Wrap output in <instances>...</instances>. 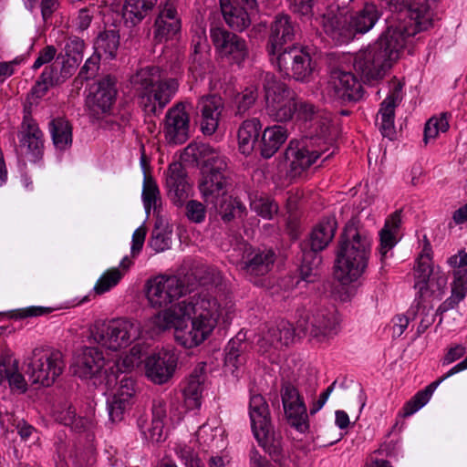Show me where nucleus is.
I'll list each match as a JSON object with an SVG mask.
<instances>
[{"label":"nucleus","instance_id":"nucleus-32","mask_svg":"<svg viewBox=\"0 0 467 467\" xmlns=\"http://www.w3.org/2000/svg\"><path fill=\"white\" fill-rule=\"evenodd\" d=\"M221 10L226 24L234 31L243 32L251 25L245 7L234 5L230 0H220Z\"/></svg>","mask_w":467,"mask_h":467},{"label":"nucleus","instance_id":"nucleus-42","mask_svg":"<svg viewBox=\"0 0 467 467\" xmlns=\"http://www.w3.org/2000/svg\"><path fill=\"white\" fill-rule=\"evenodd\" d=\"M163 80L161 78L160 69L156 67H147L141 68L131 77V83L137 88L139 93H143L147 89L150 88L157 83H161Z\"/></svg>","mask_w":467,"mask_h":467},{"label":"nucleus","instance_id":"nucleus-61","mask_svg":"<svg viewBox=\"0 0 467 467\" xmlns=\"http://www.w3.org/2000/svg\"><path fill=\"white\" fill-rule=\"evenodd\" d=\"M164 422L161 420H151L150 426L143 431L145 438L151 442H160L163 439Z\"/></svg>","mask_w":467,"mask_h":467},{"label":"nucleus","instance_id":"nucleus-11","mask_svg":"<svg viewBox=\"0 0 467 467\" xmlns=\"http://www.w3.org/2000/svg\"><path fill=\"white\" fill-rule=\"evenodd\" d=\"M105 364L103 354L98 348L83 347L75 354L71 369L75 376L92 380L95 387L105 384L107 389L114 376L108 375Z\"/></svg>","mask_w":467,"mask_h":467},{"label":"nucleus","instance_id":"nucleus-64","mask_svg":"<svg viewBox=\"0 0 467 467\" xmlns=\"http://www.w3.org/2000/svg\"><path fill=\"white\" fill-rule=\"evenodd\" d=\"M452 289L456 292H462L466 295L467 292V269H458L454 271V281Z\"/></svg>","mask_w":467,"mask_h":467},{"label":"nucleus","instance_id":"nucleus-44","mask_svg":"<svg viewBox=\"0 0 467 467\" xmlns=\"http://www.w3.org/2000/svg\"><path fill=\"white\" fill-rule=\"evenodd\" d=\"M182 317V315L179 310L178 304L177 306H174L170 309L154 316L152 317V324L158 332L166 331L171 328L175 330V327L181 322Z\"/></svg>","mask_w":467,"mask_h":467},{"label":"nucleus","instance_id":"nucleus-33","mask_svg":"<svg viewBox=\"0 0 467 467\" xmlns=\"http://www.w3.org/2000/svg\"><path fill=\"white\" fill-rule=\"evenodd\" d=\"M287 130L282 126L267 127L262 135L260 149L265 159L271 158L287 140Z\"/></svg>","mask_w":467,"mask_h":467},{"label":"nucleus","instance_id":"nucleus-20","mask_svg":"<svg viewBox=\"0 0 467 467\" xmlns=\"http://www.w3.org/2000/svg\"><path fill=\"white\" fill-rule=\"evenodd\" d=\"M337 326L333 311L327 308H317L309 313L300 315L296 321V329L304 335L313 337H325L330 334Z\"/></svg>","mask_w":467,"mask_h":467},{"label":"nucleus","instance_id":"nucleus-40","mask_svg":"<svg viewBox=\"0 0 467 467\" xmlns=\"http://www.w3.org/2000/svg\"><path fill=\"white\" fill-rule=\"evenodd\" d=\"M301 252L302 259L299 266L300 280L306 283H315L319 276V266L322 263V256L306 251Z\"/></svg>","mask_w":467,"mask_h":467},{"label":"nucleus","instance_id":"nucleus-16","mask_svg":"<svg viewBox=\"0 0 467 467\" xmlns=\"http://www.w3.org/2000/svg\"><path fill=\"white\" fill-rule=\"evenodd\" d=\"M179 310L182 316L191 317L203 324L211 325L214 328L220 316V306L213 296L206 292L195 294L186 303H179Z\"/></svg>","mask_w":467,"mask_h":467},{"label":"nucleus","instance_id":"nucleus-4","mask_svg":"<svg viewBox=\"0 0 467 467\" xmlns=\"http://www.w3.org/2000/svg\"><path fill=\"white\" fill-rule=\"evenodd\" d=\"M316 134L306 138L301 147L296 141L291 140L285 151V158L290 161V174L293 177L300 175L309 168L321 156L323 161L334 154L330 150L329 142L333 140L332 131L334 127L330 116H317L315 121Z\"/></svg>","mask_w":467,"mask_h":467},{"label":"nucleus","instance_id":"nucleus-19","mask_svg":"<svg viewBox=\"0 0 467 467\" xmlns=\"http://www.w3.org/2000/svg\"><path fill=\"white\" fill-rule=\"evenodd\" d=\"M178 88L174 78L157 83L140 95V105L146 114L158 116L171 101Z\"/></svg>","mask_w":467,"mask_h":467},{"label":"nucleus","instance_id":"nucleus-10","mask_svg":"<svg viewBox=\"0 0 467 467\" xmlns=\"http://www.w3.org/2000/svg\"><path fill=\"white\" fill-rule=\"evenodd\" d=\"M140 334V324L125 318L97 324L91 329V337L94 341L113 351L126 348L137 339Z\"/></svg>","mask_w":467,"mask_h":467},{"label":"nucleus","instance_id":"nucleus-24","mask_svg":"<svg viewBox=\"0 0 467 467\" xmlns=\"http://www.w3.org/2000/svg\"><path fill=\"white\" fill-rule=\"evenodd\" d=\"M177 366V357L167 350L160 351L147 358L145 368L147 377L156 384L167 382Z\"/></svg>","mask_w":467,"mask_h":467},{"label":"nucleus","instance_id":"nucleus-63","mask_svg":"<svg viewBox=\"0 0 467 467\" xmlns=\"http://www.w3.org/2000/svg\"><path fill=\"white\" fill-rule=\"evenodd\" d=\"M427 401L420 396L418 392L411 400L405 403L403 407V417H409L421 409Z\"/></svg>","mask_w":467,"mask_h":467},{"label":"nucleus","instance_id":"nucleus-39","mask_svg":"<svg viewBox=\"0 0 467 467\" xmlns=\"http://www.w3.org/2000/svg\"><path fill=\"white\" fill-rule=\"evenodd\" d=\"M119 46V33L116 30H105L99 34L94 42V54H98L100 57L105 55L109 58H114Z\"/></svg>","mask_w":467,"mask_h":467},{"label":"nucleus","instance_id":"nucleus-59","mask_svg":"<svg viewBox=\"0 0 467 467\" xmlns=\"http://www.w3.org/2000/svg\"><path fill=\"white\" fill-rule=\"evenodd\" d=\"M84 47L85 43L79 37L69 38L65 46L66 57L76 59L79 63L82 60Z\"/></svg>","mask_w":467,"mask_h":467},{"label":"nucleus","instance_id":"nucleus-35","mask_svg":"<svg viewBox=\"0 0 467 467\" xmlns=\"http://www.w3.org/2000/svg\"><path fill=\"white\" fill-rule=\"evenodd\" d=\"M249 348V344L238 334L235 338L229 341L225 348L224 366L234 373L239 367L246 361L245 352Z\"/></svg>","mask_w":467,"mask_h":467},{"label":"nucleus","instance_id":"nucleus-34","mask_svg":"<svg viewBox=\"0 0 467 467\" xmlns=\"http://www.w3.org/2000/svg\"><path fill=\"white\" fill-rule=\"evenodd\" d=\"M262 124L256 118L244 120L237 133L239 150L243 154L248 155L254 150L259 137Z\"/></svg>","mask_w":467,"mask_h":467},{"label":"nucleus","instance_id":"nucleus-60","mask_svg":"<svg viewBox=\"0 0 467 467\" xmlns=\"http://www.w3.org/2000/svg\"><path fill=\"white\" fill-rule=\"evenodd\" d=\"M78 64L79 63L77 62L76 59H72L71 57H64L61 63L59 76L55 78V82H57L58 85L65 82L74 74Z\"/></svg>","mask_w":467,"mask_h":467},{"label":"nucleus","instance_id":"nucleus-21","mask_svg":"<svg viewBox=\"0 0 467 467\" xmlns=\"http://www.w3.org/2000/svg\"><path fill=\"white\" fill-rule=\"evenodd\" d=\"M297 33L298 26L288 15H276L270 25L266 46L269 57L275 56L277 52L285 48V45L292 43Z\"/></svg>","mask_w":467,"mask_h":467},{"label":"nucleus","instance_id":"nucleus-38","mask_svg":"<svg viewBox=\"0 0 467 467\" xmlns=\"http://www.w3.org/2000/svg\"><path fill=\"white\" fill-rule=\"evenodd\" d=\"M400 212L396 211L391 214L390 218L386 221L384 227L381 229L379 233V253L382 258L385 257L386 254L397 244L396 234L400 229Z\"/></svg>","mask_w":467,"mask_h":467},{"label":"nucleus","instance_id":"nucleus-41","mask_svg":"<svg viewBox=\"0 0 467 467\" xmlns=\"http://www.w3.org/2000/svg\"><path fill=\"white\" fill-rule=\"evenodd\" d=\"M53 142L57 149L64 150L72 142V128L64 119H54L50 122Z\"/></svg>","mask_w":467,"mask_h":467},{"label":"nucleus","instance_id":"nucleus-31","mask_svg":"<svg viewBox=\"0 0 467 467\" xmlns=\"http://www.w3.org/2000/svg\"><path fill=\"white\" fill-rule=\"evenodd\" d=\"M159 0H125L123 5V18L126 23L135 26L153 12L159 9Z\"/></svg>","mask_w":467,"mask_h":467},{"label":"nucleus","instance_id":"nucleus-17","mask_svg":"<svg viewBox=\"0 0 467 467\" xmlns=\"http://www.w3.org/2000/svg\"><path fill=\"white\" fill-rule=\"evenodd\" d=\"M281 398L288 423L299 431L308 428L306 407L297 390L289 381L281 386Z\"/></svg>","mask_w":467,"mask_h":467},{"label":"nucleus","instance_id":"nucleus-62","mask_svg":"<svg viewBox=\"0 0 467 467\" xmlns=\"http://www.w3.org/2000/svg\"><path fill=\"white\" fill-rule=\"evenodd\" d=\"M150 247L156 252H162L169 248V238L158 230H154L150 241Z\"/></svg>","mask_w":467,"mask_h":467},{"label":"nucleus","instance_id":"nucleus-9","mask_svg":"<svg viewBox=\"0 0 467 467\" xmlns=\"http://www.w3.org/2000/svg\"><path fill=\"white\" fill-rule=\"evenodd\" d=\"M27 367L26 374L32 384L49 387L63 373L66 362L57 349L36 348Z\"/></svg>","mask_w":467,"mask_h":467},{"label":"nucleus","instance_id":"nucleus-25","mask_svg":"<svg viewBox=\"0 0 467 467\" xmlns=\"http://www.w3.org/2000/svg\"><path fill=\"white\" fill-rule=\"evenodd\" d=\"M337 223L335 217H326L311 231L308 237L300 244L301 251L320 254L332 242Z\"/></svg>","mask_w":467,"mask_h":467},{"label":"nucleus","instance_id":"nucleus-45","mask_svg":"<svg viewBox=\"0 0 467 467\" xmlns=\"http://www.w3.org/2000/svg\"><path fill=\"white\" fill-rule=\"evenodd\" d=\"M213 207L220 213L222 220L225 223L231 222L236 214L241 215L245 207L237 199H233L231 195L227 194L226 197H221L218 204Z\"/></svg>","mask_w":467,"mask_h":467},{"label":"nucleus","instance_id":"nucleus-3","mask_svg":"<svg viewBox=\"0 0 467 467\" xmlns=\"http://www.w3.org/2000/svg\"><path fill=\"white\" fill-rule=\"evenodd\" d=\"M400 30L396 26L387 27L375 43L355 55L354 70L364 81L382 78L399 59L405 47Z\"/></svg>","mask_w":467,"mask_h":467},{"label":"nucleus","instance_id":"nucleus-23","mask_svg":"<svg viewBox=\"0 0 467 467\" xmlns=\"http://www.w3.org/2000/svg\"><path fill=\"white\" fill-rule=\"evenodd\" d=\"M213 330L209 324H203L192 317L189 318L182 316L175 327L174 338L183 348H192L202 344Z\"/></svg>","mask_w":467,"mask_h":467},{"label":"nucleus","instance_id":"nucleus-26","mask_svg":"<svg viewBox=\"0 0 467 467\" xmlns=\"http://www.w3.org/2000/svg\"><path fill=\"white\" fill-rule=\"evenodd\" d=\"M154 21V38L159 42L169 39L180 31L181 21L171 0L161 2Z\"/></svg>","mask_w":467,"mask_h":467},{"label":"nucleus","instance_id":"nucleus-51","mask_svg":"<svg viewBox=\"0 0 467 467\" xmlns=\"http://www.w3.org/2000/svg\"><path fill=\"white\" fill-rule=\"evenodd\" d=\"M100 57L98 54H93L87 59L84 66L81 67L78 77L74 79L75 84H82L84 80L94 78L99 70Z\"/></svg>","mask_w":467,"mask_h":467},{"label":"nucleus","instance_id":"nucleus-18","mask_svg":"<svg viewBox=\"0 0 467 467\" xmlns=\"http://www.w3.org/2000/svg\"><path fill=\"white\" fill-rule=\"evenodd\" d=\"M190 116L185 109V104L179 102L168 109L163 134L169 144H182L190 137Z\"/></svg>","mask_w":467,"mask_h":467},{"label":"nucleus","instance_id":"nucleus-52","mask_svg":"<svg viewBox=\"0 0 467 467\" xmlns=\"http://www.w3.org/2000/svg\"><path fill=\"white\" fill-rule=\"evenodd\" d=\"M252 209L261 217L265 219H272L278 212V205L273 200L268 198H260L252 204Z\"/></svg>","mask_w":467,"mask_h":467},{"label":"nucleus","instance_id":"nucleus-12","mask_svg":"<svg viewBox=\"0 0 467 467\" xmlns=\"http://www.w3.org/2000/svg\"><path fill=\"white\" fill-rule=\"evenodd\" d=\"M270 59L284 78L296 81H308L315 68L310 55L295 45L280 50Z\"/></svg>","mask_w":467,"mask_h":467},{"label":"nucleus","instance_id":"nucleus-5","mask_svg":"<svg viewBox=\"0 0 467 467\" xmlns=\"http://www.w3.org/2000/svg\"><path fill=\"white\" fill-rule=\"evenodd\" d=\"M381 12L372 3H365L361 8L351 13L348 17L339 14H325L322 25L327 36L338 44L348 43L357 34L369 32L381 17Z\"/></svg>","mask_w":467,"mask_h":467},{"label":"nucleus","instance_id":"nucleus-36","mask_svg":"<svg viewBox=\"0 0 467 467\" xmlns=\"http://www.w3.org/2000/svg\"><path fill=\"white\" fill-rule=\"evenodd\" d=\"M205 364H199L191 373L187 385L184 388V396L188 404L198 408L201 405L202 392L205 381Z\"/></svg>","mask_w":467,"mask_h":467},{"label":"nucleus","instance_id":"nucleus-48","mask_svg":"<svg viewBox=\"0 0 467 467\" xmlns=\"http://www.w3.org/2000/svg\"><path fill=\"white\" fill-rule=\"evenodd\" d=\"M258 98L257 87H247L242 93L235 97L234 116L243 118L244 114L254 105Z\"/></svg>","mask_w":467,"mask_h":467},{"label":"nucleus","instance_id":"nucleus-8","mask_svg":"<svg viewBox=\"0 0 467 467\" xmlns=\"http://www.w3.org/2000/svg\"><path fill=\"white\" fill-rule=\"evenodd\" d=\"M261 77L267 116L276 122L291 120L297 110L296 91L274 73H262Z\"/></svg>","mask_w":467,"mask_h":467},{"label":"nucleus","instance_id":"nucleus-37","mask_svg":"<svg viewBox=\"0 0 467 467\" xmlns=\"http://www.w3.org/2000/svg\"><path fill=\"white\" fill-rule=\"evenodd\" d=\"M23 125L26 130L22 131L21 146L26 148V151L36 158L43 146L42 131L32 119L25 118Z\"/></svg>","mask_w":467,"mask_h":467},{"label":"nucleus","instance_id":"nucleus-22","mask_svg":"<svg viewBox=\"0 0 467 467\" xmlns=\"http://www.w3.org/2000/svg\"><path fill=\"white\" fill-rule=\"evenodd\" d=\"M116 78L107 75L90 87L88 106L94 114L107 113L116 100Z\"/></svg>","mask_w":467,"mask_h":467},{"label":"nucleus","instance_id":"nucleus-29","mask_svg":"<svg viewBox=\"0 0 467 467\" xmlns=\"http://www.w3.org/2000/svg\"><path fill=\"white\" fill-rule=\"evenodd\" d=\"M202 112L201 130L205 135L213 134L219 122V117L223 109L222 99L217 96L203 97L199 102Z\"/></svg>","mask_w":467,"mask_h":467},{"label":"nucleus","instance_id":"nucleus-56","mask_svg":"<svg viewBox=\"0 0 467 467\" xmlns=\"http://www.w3.org/2000/svg\"><path fill=\"white\" fill-rule=\"evenodd\" d=\"M52 71L44 70L41 74L39 80L36 81V85L31 89V96L37 99L42 98L50 87L57 85L55 82V78L51 77Z\"/></svg>","mask_w":467,"mask_h":467},{"label":"nucleus","instance_id":"nucleus-43","mask_svg":"<svg viewBox=\"0 0 467 467\" xmlns=\"http://www.w3.org/2000/svg\"><path fill=\"white\" fill-rule=\"evenodd\" d=\"M417 278L418 282L415 286L419 287V292L422 295L424 290L428 289L429 284H432L435 277L433 275V267L431 265V258L430 254H421L418 259L417 265Z\"/></svg>","mask_w":467,"mask_h":467},{"label":"nucleus","instance_id":"nucleus-46","mask_svg":"<svg viewBox=\"0 0 467 467\" xmlns=\"http://www.w3.org/2000/svg\"><path fill=\"white\" fill-rule=\"evenodd\" d=\"M164 276H158L148 285L147 297L153 306L164 307L171 304L168 290L162 287Z\"/></svg>","mask_w":467,"mask_h":467},{"label":"nucleus","instance_id":"nucleus-30","mask_svg":"<svg viewBox=\"0 0 467 467\" xmlns=\"http://www.w3.org/2000/svg\"><path fill=\"white\" fill-rule=\"evenodd\" d=\"M296 328L290 322L281 320L264 334L259 341L260 348L266 351L268 347L278 348L287 346L293 340Z\"/></svg>","mask_w":467,"mask_h":467},{"label":"nucleus","instance_id":"nucleus-15","mask_svg":"<svg viewBox=\"0 0 467 467\" xmlns=\"http://www.w3.org/2000/svg\"><path fill=\"white\" fill-rule=\"evenodd\" d=\"M363 87L351 72L332 68L323 94L341 103L357 102L363 97Z\"/></svg>","mask_w":467,"mask_h":467},{"label":"nucleus","instance_id":"nucleus-49","mask_svg":"<svg viewBox=\"0 0 467 467\" xmlns=\"http://www.w3.org/2000/svg\"><path fill=\"white\" fill-rule=\"evenodd\" d=\"M7 379L11 388H16L21 391L26 390V383L22 374L17 372L16 366L14 368H6V360H0V385Z\"/></svg>","mask_w":467,"mask_h":467},{"label":"nucleus","instance_id":"nucleus-27","mask_svg":"<svg viewBox=\"0 0 467 467\" xmlns=\"http://www.w3.org/2000/svg\"><path fill=\"white\" fill-rule=\"evenodd\" d=\"M402 83L394 81L388 97L381 102L379 110L380 117L379 130L384 137L391 139L395 134L394 119L395 109L402 99Z\"/></svg>","mask_w":467,"mask_h":467},{"label":"nucleus","instance_id":"nucleus-14","mask_svg":"<svg viewBox=\"0 0 467 467\" xmlns=\"http://www.w3.org/2000/svg\"><path fill=\"white\" fill-rule=\"evenodd\" d=\"M241 258L235 261L237 270L250 281L257 284V277L268 274L275 263L272 250L254 248L248 244L239 246Z\"/></svg>","mask_w":467,"mask_h":467},{"label":"nucleus","instance_id":"nucleus-1","mask_svg":"<svg viewBox=\"0 0 467 467\" xmlns=\"http://www.w3.org/2000/svg\"><path fill=\"white\" fill-rule=\"evenodd\" d=\"M371 237L359 216L344 226L336 249L335 275L342 284L358 280L367 270L371 254Z\"/></svg>","mask_w":467,"mask_h":467},{"label":"nucleus","instance_id":"nucleus-7","mask_svg":"<svg viewBox=\"0 0 467 467\" xmlns=\"http://www.w3.org/2000/svg\"><path fill=\"white\" fill-rule=\"evenodd\" d=\"M391 12L400 16L392 21L387 27H397L400 30L402 42L419 32L428 30L433 26V14L429 4L421 0H386Z\"/></svg>","mask_w":467,"mask_h":467},{"label":"nucleus","instance_id":"nucleus-6","mask_svg":"<svg viewBox=\"0 0 467 467\" xmlns=\"http://www.w3.org/2000/svg\"><path fill=\"white\" fill-rule=\"evenodd\" d=\"M249 416L258 444L274 462L280 463L285 459L283 437L275 431L268 404L262 395L256 394L250 398Z\"/></svg>","mask_w":467,"mask_h":467},{"label":"nucleus","instance_id":"nucleus-47","mask_svg":"<svg viewBox=\"0 0 467 467\" xmlns=\"http://www.w3.org/2000/svg\"><path fill=\"white\" fill-rule=\"evenodd\" d=\"M142 200L146 213L149 215L151 208L157 210L158 202L161 201L159 188L151 176H145L143 182Z\"/></svg>","mask_w":467,"mask_h":467},{"label":"nucleus","instance_id":"nucleus-28","mask_svg":"<svg viewBox=\"0 0 467 467\" xmlns=\"http://www.w3.org/2000/svg\"><path fill=\"white\" fill-rule=\"evenodd\" d=\"M166 185L172 202L180 206L188 196L190 184L187 172L181 162H172L169 165L166 176Z\"/></svg>","mask_w":467,"mask_h":467},{"label":"nucleus","instance_id":"nucleus-2","mask_svg":"<svg viewBox=\"0 0 467 467\" xmlns=\"http://www.w3.org/2000/svg\"><path fill=\"white\" fill-rule=\"evenodd\" d=\"M182 158L201 167L198 188L206 203L216 205L221 197H226L232 192L233 177L217 149L204 143H191L184 149Z\"/></svg>","mask_w":467,"mask_h":467},{"label":"nucleus","instance_id":"nucleus-54","mask_svg":"<svg viewBox=\"0 0 467 467\" xmlns=\"http://www.w3.org/2000/svg\"><path fill=\"white\" fill-rule=\"evenodd\" d=\"M120 278L121 274L117 268L109 270L100 277L94 290L97 294L101 295L116 285Z\"/></svg>","mask_w":467,"mask_h":467},{"label":"nucleus","instance_id":"nucleus-53","mask_svg":"<svg viewBox=\"0 0 467 467\" xmlns=\"http://www.w3.org/2000/svg\"><path fill=\"white\" fill-rule=\"evenodd\" d=\"M135 394L134 381L132 379L123 376L118 382V388L113 397L121 400L122 403L129 402L131 404V400Z\"/></svg>","mask_w":467,"mask_h":467},{"label":"nucleus","instance_id":"nucleus-57","mask_svg":"<svg viewBox=\"0 0 467 467\" xmlns=\"http://www.w3.org/2000/svg\"><path fill=\"white\" fill-rule=\"evenodd\" d=\"M130 403L125 402L122 403L121 400H119L115 397H111L108 400V410L109 420L112 422H119L123 420L124 414L126 410L130 408Z\"/></svg>","mask_w":467,"mask_h":467},{"label":"nucleus","instance_id":"nucleus-55","mask_svg":"<svg viewBox=\"0 0 467 467\" xmlns=\"http://www.w3.org/2000/svg\"><path fill=\"white\" fill-rule=\"evenodd\" d=\"M162 287L168 290L171 304L183 296L185 287L183 282L177 276H164Z\"/></svg>","mask_w":467,"mask_h":467},{"label":"nucleus","instance_id":"nucleus-50","mask_svg":"<svg viewBox=\"0 0 467 467\" xmlns=\"http://www.w3.org/2000/svg\"><path fill=\"white\" fill-rule=\"evenodd\" d=\"M449 122L446 114H442L440 118L432 117L425 124L424 127V142L428 143L430 139H434L439 132H446L449 129Z\"/></svg>","mask_w":467,"mask_h":467},{"label":"nucleus","instance_id":"nucleus-58","mask_svg":"<svg viewBox=\"0 0 467 467\" xmlns=\"http://www.w3.org/2000/svg\"><path fill=\"white\" fill-rule=\"evenodd\" d=\"M187 218L195 223H201L206 217V209L204 204L198 201H189L185 206Z\"/></svg>","mask_w":467,"mask_h":467},{"label":"nucleus","instance_id":"nucleus-13","mask_svg":"<svg viewBox=\"0 0 467 467\" xmlns=\"http://www.w3.org/2000/svg\"><path fill=\"white\" fill-rule=\"evenodd\" d=\"M210 36L219 57L230 65L241 67L249 56L247 42L223 26H214Z\"/></svg>","mask_w":467,"mask_h":467}]
</instances>
